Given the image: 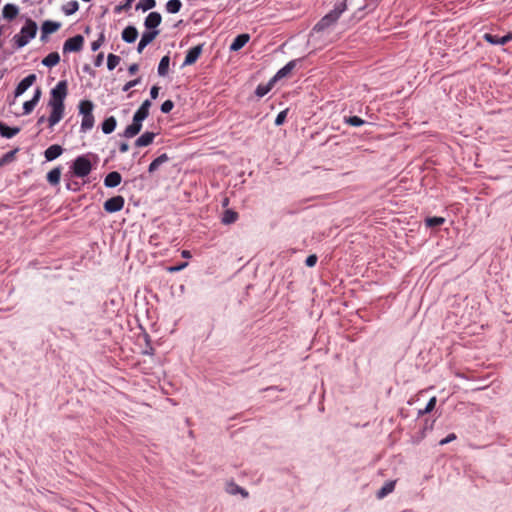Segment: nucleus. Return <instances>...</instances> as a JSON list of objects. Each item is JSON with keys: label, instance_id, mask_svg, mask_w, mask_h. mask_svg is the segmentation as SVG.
<instances>
[{"label": "nucleus", "instance_id": "1", "mask_svg": "<svg viewBox=\"0 0 512 512\" xmlns=\"http://www.w3.org/2000/svg\"><path fill=\"white\" fill-rule=\"evenodd\" d=\"M67 96V81L61 80L50 92V99L48 106L51 108L50 116L48 117L49 127L53 128L58 124L64 116V100Z\"/></svg>", "mask_w": 512, "mask_h": 512}, {"label": "nucleus", "instance_id": "2", "mask_svg": "<svg viewBox=\"0 0 512 512\" xmlns=\"http://www.w3.org/2000/svg\"><path fill=\"white\" fill-rule=\"evenodd\" d=\"M37 24L34 20L28 18L25 24L20 29V32L13 36L14 45L17 48H23L26 46L32 39L35 38L37 34Z\"/></svg>", "mask_w": 512, "mask_h": 512}, {"label": "nucleus", "instance_id": "3", "mask_svg": "<svg viewBox=\"0 0 512 512\" xmlns=\"http://www.w3.org/2000/svg\"><path fill=\"white\" fill-rule=\"evenodd\" d=\"M346 10V4L341 2L334 6V8L323 16L313 27L315 32H322L334 25L342 13Z\"/></svg>", "mask_w": 512, "mask_h": 512}, {"label": "nucleus", "instance_id": "4", "mask_svg": "<svg viewBox=\"0 0 512 512\" xmlns=\"http://www.w3.org/2000/svg\"><path fill=\"white\" fill-rule=\"evenodd\" d=\"M79 114L82 116L80 131L87 133L94 127L95 119L93 115L94 104L90 100H81L78 105Z\"/></svg>", "mask_w": 512, "mask_h": 512}, {"label": "nucleus", "instance_id": "5", "mask_svg": "<svg viewBox=\"0 0 512 512\" xmlns=\"http://www.w3.org/2000/svg\"><path fill=\"white\" fill-rule=\"evenodd\" d=\"M72 172L76 177L84 178L88 176L92 170V163L88 155H80L76 157L71 166Z\"/></svg>", "mask_w": 512, "mask_h": 512}, {"label": "nucleus", "instance_id": "6", "mask_svg": "<svg viewBox=\"0 0 512 512\" xmlns=\"http://www.w3.org/2000/svg\"><path fill=\"white\" fill-rule=\"evenodd\" d=\"M145 119L142 115L134 113L132 123L125 128L121 136L128 139L136 136L141 131Z\"/></svg>", "mask_w": 512, "mask_h": 512}, {"label": "nucleus", "instance_id": "7", "mask_svg": "<svg viewBox=\"0 0 512 512\" xmlns=\"http://www.w3.org/2000/svg\"><path fill=\"white\" fill-rule=\"evenodd\" d=\"M84 44V37L82 35H75L68 38L63 44V53L79 52L82 50Z\"/></svg>", "mask_w": 512, "mask_h": 512}, {"label": "nucleus", "instance_id": "8", "mask_svg": "<svg viewBox=\"0 0 512 512\" xmlns=\"http://www.w3.org/2000/svg\"><path fill=\"white\" fill-rule=\"evenodd\" d=\"M125 204V199L121 195H117L109 198L104 202V210L108 213H115L123 209Z\"/></svg>", "mask_w": 512, "mask_h": 512}, {"label": "nucleus", "instance_id": "9", "mask_svg": "<svg viewBox=\"0 0 512 512\" xmlns=\"http://www.w3.org/2000/svg\"><path fill=\"white\" fill-rule=\"evenodd\" d=\"M36 81L35 74H29L25 78H23L15 88L14 95L15 97L21 96L26 90H28Z\"/></svg>", "mask_w": 512, "mask_h": 512}, {"label": "nucleus", "instance_id": "10", "mask_svg": "<svg viewBox=\"0 0 512 512\" xmlns=\"http://www.w3.org/2000/svg\"><path fill=\"white\" fill-rule=\"evenodd\" d=\"M162 16L159 12H150L145 20L144 26L147 29L146 31L157 30V27L161 24Z\"/></svg>", "mask_w": 512, "mask_h": 512}, {"label": "nucleus", "instance_id": "11", "mask_svg": "<svg viewBox=\"0 0 512 512\" xmlns=\"http://www.w3.org/2000/svg\"><path fill=\"white\" fill-rule=\"evenodd\" d=\"M159 30L144 31L137 45V52L141 53L159 34Z\"/></svg>", "mask_w": 512, "mask_h": 512}, {"label": "nucleus", "instance_id": "12", "mask_svg": "<svg viewBox=\"0 0 512 512\" xmlns=\"http://www.w3.org/2000/svg\"><path fill=\"white\" fill-rule=\"evenodd\" d=\"M41 95H42L41 88L37 87L34 91V95H33L32 99L23 103V114L24 115H28L34 110V108L40 101Z\"/></svg>", "mask_w": 512, "mask_h": 512}, {"label": "nucleus", "instance_id": "13", "mask_svg": "<svg viewBox=\"0 0 512 512\" xmlns=\"http://www.w3.org/2000/svg\"><path fill=\"white\" fill-rule=\"evenodd\" d=\"M202 53V45H196L187 51L183 66L194 64Z\"/></svg>", "mask_w": 512, "mask_h": 512}, {"label": "nucleus", "instance_id": "14", "mask_svg": "<svg viewBox=\"0 0 512 512\" xmlns=\"http://www.w3.org/2000/svg\"><path fill=\"white\" fill-rule=\"evenodd\" d=\"M298 60H291L285 66L277 71V73L271 78L272 82L276 83L278 80L287 77L291 71L295 68Z\"/></svg>", "mask_w": 512, "mask_h": 512}, {"label": "nucleus", "instance_id": "15", "mask_svg": "<svg viewBox=\"0 0 512 512\" xmlns=\"http://www.w3.org/2000/svg\"><path fill=\"white\" fill-rule=\"evenodd\" d=\"M122 181V176L117 171H112L108 173L104 179V185L107 188H115L120 185Z\"/></svg>", "mask_w": 512, "mask_h": 512}, {"label": "nucleus", "instance_id": "16", "mask_svg": "<svg viewBox=\"0 0 512 512\" xmlns=\"http://www.w3.org/2000/svg\"><path fill=\"white\" fill-rule=\"evenodd\" d=\"M121 37L126 43H134L138 37V30L135 26L129 25L122 31Z\"/></svg>", "mask_w": 512, "mask_h": 512}, {"label": "nucleus", "instance_id": "17", "mask_svg": "<svg viewBox=\"0 0 512 512\" xmlns=\"http://www.w3.org/2000/svg\"><path fill=\"white\" fill-rule=\"evenodd\" d=\"M250 40L249 34L243 33L236 36L230 45V51H238L242 49Z\"/></svg>", "mask_w": 512, "mask_h": 512}, {"label": "nucleus", "instance_id": "18", "mask_svg": "<svg viewBox=\"0 0 512 512\" xmlns=\"http://www.w3.org/2000/svg\"><path fill=\"white\" fill-rule=\"evenodd\" d=\"M62 153L63 148L58 144H53L45 150L44 156L47 161H53L61 156Z\"/></svg>", "mask_w": 512, "mask_h": 512}, {"label": "nucleus", "instance_id": "19", "mask_svg": "<svg viewBox=\"0 0 512 512\" xmlns=\"http://www.w3.org/2000/svg\"><path fill=\"white\" fill-rule=\"evenodd\" d=\"M225 491L230 495L240 494L243 498H247L249 496V493L247 490L240 487L233 481H230L226 484Z\"/></svg>", "mask_w": 512, "mask_h": 512}, {"label": "nucleus", "instance_id": "20", "mask_svg": "<svg viewBox=\"0 0 512 512\" xmlns=\"http://www.w3.org/2000/svg\"><path fill=\"white\" fill-rule=\"evenodd\" d=\"M156 137V133L146 131L140 137H138L135 141L136 147H146L150 145L154 138Z\"/></svg>", "mask_w": 512, "mask_h": 512}, {"label": "nucleus", "instance_id": "21", "mask_svg": "<svg viewBox=\"0 0 512 512\" xmlns=\"http://www.w3.org/2000/svg\"><path fill=\"white\" fill-rule=\"evenodd\" d=\"M20 132L19 127H9L4 122L0 121V135L3 138L11 139Z\"/></svg>", "mask_w": 512, "mask_h": 512}, {"label": "nucleus", "instance_id": "22", "mask_svg": "<svg viewBox=\"0 0 512 512\" xmlns=\"http://www.w3.org/2000/svg\"><path fill=\"white\" fill-rule=\"evenodd\" d=\"M19 13V8L15 4L8 3L3 7L2 15L7 20H13Z\"/></svg>", "mask_w": 512, "mask_h": 512}, {"label": "nucleus", "instance_id": "23", "mask_svg": "<svg viewBox=\"0 0 512 512\" xmlns=\"http://www.w3.org/2000/svg\"><path fill=\"white\" fill-rule=\"evenodd\" d=\"M169 161V157L166 153H163L161 154L160 156H158L157 158H155L149 165L148 167V172L150 174L154 173L155 171H157L159 169V167L168 162Z\"/></svg>", "mask_w": 512, "mask_h": 512}, {"label": "nucleus", "instance_id": "24", "mask_svg": "<svg viewBox=\"0 0 512 512\" xmlns=\"http://www.w3.org/2000/svg\"><path fill=\"white\" fill-rule=\"evenodd\" d=\"M60 27H61V23L51 21V20H46L42 23L41 32L43 34L49 35V34L56 32Z\"/></svg>", "mask_w": 512, "mask_h": 512}, {"label": "nucleus", "instance_id": "25", "mask_svg": "<svg viewBox=\"0 0 512 512\" xmlns=\"http://www.w3.org/2000/svg\"><path fill=\"white\" fill-rule=\"evenodd\" d=\"M116 126V118L114 116H110L102 122L101 129L104 134H110L115 130Z\"/></svg>", "mask_w": 512, "mask_h": 512}, {"label": "nucleus", "instance_id": "26", "mask_svg": "<svg viewBox=\"0 0 512 512\" xmlns=\"http://www.w3.org/2000/svg\"><path fill=\"white\" fill-rule=\"evenodd\" d=\"M395 489V481L386 482L381 489H379L376 493V497L378 499L385 498L388 494L392 493Z\"/></svg>", "mask_w": 512, "mask_h": 512}, {"label": "nucleus", "instance_id": "27", "mask_svg": "<svg viewBox=\"0 0 512 512\" xmlns=\"http://www.w3.org/2000/svg\"><path fill=\"white\" fill-rule=\"evenodd\" d=\"M60 62V55L58 52H51L42 60V64L46 67H54Z\"/></svg>", "mask_w": 512, "mask_h": 512}, {"label": "nucleus", "instance_id": "28", "mask_svg": "<svg viewBox=\"0 0 512 512\" xmlns=\"http://www.w3.org/2000/svg\"><path fill=\"white\" fill-rule=\"evenodd\" d=\"M61 178V167H55L47 173V181L51 185H57Z\"/></svg>", "mask_w": 512, "mask_h": 512}, {"label": "nucleus", "instance_id": "29", "mask_svg": "<svg viewBox=\"0 0 512 512\" xmlns=\"http://www.w3.org/2000/svg\"><path fill=\"white\" fill-rule=\"evenodd\" d=\"M238 220V213L234 210L227 209L223 212L221 222L225 225H230Z\"/></svg>", "mask_w": 512, "mask_h": 512}, {"label": "nucleus", "instance_id": "30", "mask_svg": "<svg viewBox=\"0 0 512 512\" xmlns=\"http://www.w3.org/2000/svg\"><path fill=\"white\" fill-rule=\"evenodd\" d=\"M170 64V57L168 55H165L161 58L159 65H158V75L161 77H165L168 74Z\"/></svg>", "mask_w": 512, "mask_h": 512}, {"label": "nucleus", "instance_id": "31", "mask_svg": "<svg viewBox=\"0 0 512 512\" xmlns=\"http://www.w3.org/2000/svg\"><path fill=\"white\" fill-rule=\"evenodd\" d=\"M274 82H272V79L269 80L268 83L266 84H259L255 90V95L258 97V98H262L264 97L266 94H268L270 92V90L272 89V87L274 86Z\"/></svg>", "mask_w": 512, "mask_h": 512}, {"label": "nucleus", "instance_id": "32", "mask_svg": "<svg viewBox=\"0 0 512 512\" xmlns=\"http://www.w3.org/2000/svg\"><path fill=\"white\" fill-rule=\"evenodd\" d=\"M78 9H79V3L76 0L67 2L61 8L62 12L66 16L73 15L74 13H76L78 11Z\"/></svg>", "mask_w": 512, "mask_h": 512}, {"label": "nucleus", "instance_id": "33", "mask_svg": "<svg viewBox=\"0 0 512 512\" xmlns=\"http://www.w3.org/2000/svg\"><path fill=\"white\" fill-rule=\"evenodd\" d=\"M483 39L492 45H505L506 44V42L503 41L504 36H498V35L492 34V33H485L483 35Z\"/></svg>", "mask_w": 512, "mask_h": 512}, {"label": "nucleus", "instance_id": "34", "mask_svg": "<svg viewBox=\"0 0 512 512\" xmlns=\"http://www.w3.org/2000/svg\"><path fill=\"white\" fill-rule=\"evenodd\" d=\"M182 7V2L180 0H169L166 3V11L170 14H176L180 11Z\"/></svg>", "mask_w": 512, "mask_h": 512}, {"label": "nucleus", "instance_id": "35", "mask_svg": "<svg viewBox=\"0 0 512 512\" xmlns=\"http://www.w3.org/2000/svg\"><path fill=\"white\" fill-rule=\"evenodd\" d=\"M156 6V0H141L136 5V10H142L146 12L153 9Z\"/></svg>", "mask_w": 512, "mask_h": 512}, {"label": "nucleus", "instance_id": "36", "mask_svg": "<svg viewBox=\"0 0 512 512\" xmlns=\"http://www.w3.org/2000/svg\"><path fill=\"white\" fill-rule=\"evenodd\" d=\"M444 222L445 218L438 216L428 217L425 219V224L429 228L441 226L442 224H444Z\"/></svg>", "mask_w": 512, "mask_h": 512}, {"label": "nucleus", "instance_id": "37", "mask_svg": "<svg viewBox=\"0 0 512 512\" xmlns=\"http://www.w3.org/2000/svg\"><path fill=\"white\" fill-rule=\"evenodd\" d=\"M120 57L115 54H109L107 56V68L109 71H112L116 68V66L120 63Z\"/></svg>", "mask_w": 512, "mask_h": 512}, {"label": "nucleus", "instance_id": "38", "mask_svg": "<svg viewBox=\"0 0 512 512\" xmlns=\"http://www.w3.org/2000/svg\"><path fill=\"white\" fill-rule=\"evenodd\" d=\"M151 101L146 99L145 101H143V103L141 104V106L136 110L135 113L137 114H140L142 115L143 117L147 118L148 115H149V109L151 107Z\"/></svg>", "mask_w": 512, "mask_h": 512}, {"label": "nucleus", "instance_id": "39", "mask_svg": "<svg viewBox=\"0 0 512 512\" xmlns=\"http://www.w3.org/2000/svg\"><path fill=\"white\" fill-rule=\"evenodd\" d=\"M18 152V149H14V150H11L7 153H5L1 158H0V166L2 165H5L7 163H10L14 160L15 158V155L16 153Z\"/></svg>", "mask_w": 512, "mask_h": 512}, {"label": "nucleus", "instance_id": "40", "mask_svg": "<svg viewBox=\"0 0 512 512\" xmlns=\"http://www.w3.org/2000/svg\"><path fill=\"white\" fill-rule=\"evenodd\" d=\"M436 401H437L436 397L430 398V400L426 404L425 408L424 409H420L418 411V415L419 416H423L424 414L430 413L435 408Z\"/></svg>", "mask_w": 512, "mask_h": 512}, {"label": "nucleus", "instance_id": "41", "mask_svg": "<svg viewBox=\"0 0 512 512\" xmlns=\"http://www.w3.org/2000/svg\"><path fill=\"white\" fill-rule=\"evenodd\" d=\"M345 123L354 127H360L365 124V120L358 116H350L348 118H345Z\"/></svg>", "mask_w": 512, "mask_h": 512}, {"label": "nucleus", "instance_id": "42", "mask_svg": "<svg viewBox=\"0 0 512 512\" xmlns=\"http://www.w3.org/2000/svg\"><path fill=\"white\" fill-rule=\"evenodd\" d=\"M104 42H105V34H104V31H102L99 34L98 39L91 43V50L93 52L97 51L103 45Z\"/></svg>", "mask_w": 512, "mask_h": 512}, {"label": "nucleus", "instance_id": "43", "mask_svg": "<svg viewBox=\"0 0 512 512\" xmlns=\"http://www.w3.org/2000/svg\"><path fill=\"white\" fill-rule=\"evenodd\" d=\"M134 0H124L123 3L115 7V12L120 13L122 11H127L131 8L132 3Z\"/></svg>", "mask_w": 512, "mask_h": 512}, {"label": "nucleus", "instance_id": "44", "mask_svg": "<svg viewBox=\"0 0 512 512\" xmlns=\"http://www.w3.org/2000/svg\"><path fill=\"white\" fill-rule=\"evenodd\" d=\"M174 107V103L172 100H166L161 104V112L164 114H168Z\"/></svg>", "mask_w": 512, "mask_h": 512}, {"label": "nucleus", "instance_id": "45", "mask_svg": "<svg viewBox=\"0 0 512 512\" xmlns=\"http://www.w3.org/2000/svg\"><path fill=\"white\" fill-rule=\"evenodd\" d=\"M286 117H287V110H283V111L279 112L274 121L275 125L276 126L282 125L285 122Z\"/></svg>", "mask_w": 512, "mask_h": 512}, {"label": "nucleus", "instance_id": "46", "mask_svg": "<svg viewBox=\"0 0 512 512\" xmlns=\"http://www.w3.org/2000/svg\"><path fill=\"white\" fill-rule=\"evenodd\" d=\"M141 82V78H136L134 80H131V81H128L123 87H122V91L123 92H127L129 91L131 88L135 87L136 85H138L139 83Z\"/></svg>", "mask_w": 512, "mask_h": 512}, {"label": "nucleus", "instance_id": "47", "mask_svg": "<svg viewBox=\"0 0 512 512\" xmlns=\"http://www.w3.org/2000/svg\"><path fill=\"white\" fill-rule=\"evenodd\" d=\"M188 265L187 262H182L176 266H170L167 268V271L170 272V273H175V272H179L181 270H183L184 268H186Z\"/></svg>", "mask_w": 512, "mask_h": 512}, {"label": "nucleus", "instance_id": "48", "mask_svg": "<svg viewBox=\"0 0 512 512\" xmlns=\"http://www.w3.org/2000/svg\"><path fill=\"white\" fill-rule=\"evenodd\" d=\"M317 256L315 254H311L309 255L306 260H305V264L308 266V267H314L317 263Z\"/></svg>", "mask_w": 512, "mask_h": 512}, {"label": "nucleus", "instance_id": "49", "mask_svg": "<svg viewBox=\"0 0 512 512\" xmlns=\"http://www.w3.org/2000/svg\"><path fill=\"white\" fill-rule=\"evenodd\" d=\"M456 439V435L454 433L448 434L444 439L440 440V445H446Z\"/></svg>", "mask_w": 512, "mask_h": 512}, {"label": "nucleus", "instance_id": "50", "mask_svg": "<svg viewBox=\"0 0 512 512\" xmlns=\"http://www.w3.org/2000/svg\"><path fill=\"white\" fill-rule=\"evenodd\" d=\"M66 188L70 191H79L80 190V186L78 184V182H67L66 183Z\"/></svg>", "mask_w": 512, "mask_h": 512}, {"label": "nucleus", "instance_id": "51", "mask_svg": "<svg viewBox=\"0 0 512 512\" xmlns=\"http://www.w3.org/2000/svg\"><path fill=\"white\" fill-rule=\"evenodd\" d=\"M103 60H104V54H103V53H99V54L95 57L94 65H95L96 67H100V66L103 64Z\"/></svg>", "mask_w": 512, "mask_h": 512}, {"label": "nucleus", "instance_id": "52", "mask_svg": "<svg viewBox=\"0 0 512 512\" xmlns=\"http://www.w3.org/2000/svg\"><path fill=\"white\" fill-rule=\"evenodd\" d=\"M158 94H159V87L158 86H153L150 89L151 99H156L158 97Z\"/></svg>", "mask_w": 512, "mask_h": 512}, {"label": "nucleus", "instance_id": "53", "mask_svg": "<svg viewBox=\"0 0 512 512\" xmlns=\"http://www.w3.org/2000/svg\"><path fill=\"white\" fill-rule=\"evenodd\" d=\"M139 70V66L136 63H133L129 66L128 71L131 75L135 74Z\"/></svg>", "mask_w": 512, "mask_h": 512}, {"label": "nucleus", "instance_id": "54", "mask_svg": "<svg viewBox=\"0 0 512 512\" xmlns=\"http://www.w3.org/2000/svg\"><path fill=\"white\" fill-rule=\"evenodd\" d=\"M128 150H129V145H128V143H126V142H122V143L119 145V151H120L121 153H126Z\"/></svg>", "mask_w": 512, "mask_h": 512}, {"label": "nucleus", "instance_id": "55", "mask_svg": "<svg viewBox=\"0 0 512 512\" xmlns=\"http://www.w3.org/2000/svg\"><path fill=\"white\" fill-rule=\"evenodd\" d=\"M503 41H505L506 43L512 41V32H509L508 34L504 35Z\"/></svg>", "mask_w": 512, "mask_h": 512}, {"label": "nucleus", "instance_id": "56", "mask_svg": "<svg viewBox=\"0 0 512 512\" xmlns=\"http://www.w3.org/2000/svg\"><path fill=\"white\" fill-rule=\"evenodd\" d=\"M182 257L184 258H190L191 257V253L190 251L188 250H183L182 253H181Z\"/></svg>", "mask_w": 512, "mask_h": 512}, {"label": "nucleus", "instance_id": "57", "mask_svg": "<svg viewBox=\"0 0 512 512\" xmlns=\"http://www.w3.org/2000/svg\"><path fill=\"white\" fill-rule=\"evenodd\" d=\"M45 121H46V117L45 116H41V117L38 118L37 124L38 125H42Z\"/></svg>", "mask_w": 512, "mask_h": 512}, {"label": "nucleus", "instance_id": "58", "mask_svg": "<svg viewBox=\"0 0 512 512\" xmlns=\"http://www.w3.org/2000/svg\"><path fill=\"white\" fill-rule=\"evenodd\" d=\"M47 37H48V34H43V33L41 32L40 40H41L42 42H46V41H47Z\"/></svg>", "mask_w": 512, "mask_h": 512}, {"label": "nucleus", "instance_id": "59", "mask_svg": "<svg viewBox=\"0 0 512 512\" xmlns=\"http://www.w3.org/2000/svg\"><path fill=\"white\" fill-rule=\"evenodd\" d=\"M83 70H84L85 72L91 73V68H90V66H89V65H85V66L83 67Z\"/></svg>", "mask_w": 512, "mask_h": 512}, {"label": "nucleus", "instance_id": "60", "mask_svg": "<svg viewBox=\"0 0 512 512\" xmlns=\"http://www.w3.org/2000/svg\"><path fill=\"white\" fill-rule=\"evenodd\" d=\"M85 33H86V34H89V33H90V27H89V26H87V27L85 28Z\"/></svg>", "mask_w": 512, "mask_h": 512}, {"label": "nucleus", "instance_id": "61", "mask_svg": "<svg viewBox=\"0 0 512 512\" xmlns=\"http://www.w3.org/2000/svg\"><path fill=\"white\" fill-rule=\"evenodd\" d=\"M277 389L276 387H268L266 390Z\"/></svg>", "mask_w": 512, "mask_h": 512}, {"label": "nucleus", "instance_id": "62", "mask_svg": "<svg viewBox=\"0 0 512 512\" xmlns=\"http://www.w3.org/2000/svg\"><path fill=\"white\" fill-rule=\"evenodd\" d=\"M83 2H90L91 0H82Z\"/></svg>", "mask_w": 512, "mask_h": 512}]
</instances>
